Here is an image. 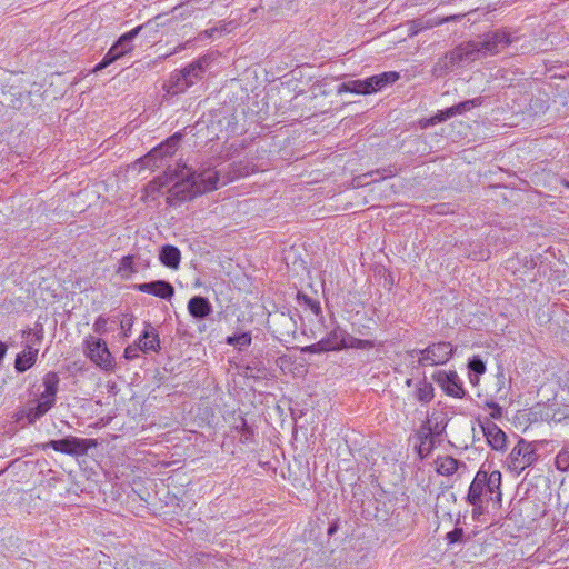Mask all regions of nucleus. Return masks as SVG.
<instances>
[{
    "mask_svg": "<svg viewBox=\"0 0 569 569\" xmlns=\"http://www.w3.org/2000/svg\"><path fill=\"white\" fill-rule=\"evenodd\" d=\"M164 182H162V178L153 180L150 183V188L156 190L158 187H163L167 182L177 179L168 190V201L170 204L190 200L198 194L216 190L220 183L219 172L213 168L208 167L199 171H192L186 164L179 166L174 170L168 169L164 173Z\"/></svg>",
    "mask_w": 569,
    "mask_h": 569,
    "instance_id": "obj_1",
    "label": "nucleus"
},
{
    "mask_svg": "<svg viewBox=\"0 0 569 569\" xmlns=\"http://www.w3.org/2000/svg\"><path fill=\"white\" fill-rule=\"evenodd\" d=\"M510 43L511 38L505 30L487 32L477 40L468 41L458 46L437 63L435 71H437L438 67H441L442 64L443 68L448 69L456 62H471L488 56L497 54Z\"/></svg>",
    "mask_w": 569,
    "mask_h": 569,
    "instance_id": "obj_2",
    "label": "nucleus"
},
{
    "mask_svg": "<svg viewBox=\"0 0 569 569\" xmlns=\"http://www.w3.org/2000/svg\"><path fill=\"white\" fill-rule=\"evenodd\" d=\"M212 62L211 56H202L182 68L171 72L163 84V90L171 96L180 94L200 81Z\"/></svg>",
    "mask_w": 569,
    "mask_h": 569,
    "instance_id": "obj_3",
    "label": "nucleus"
},
{
    "mask_svg": "<svg viewBox=\"0 0 569 569\" xmlns=\"http://www.w3.org/2000/svg\"><path fill=\"white\" fill-rule=\"evenodd\" d=\"M501 472L495 470L490 473L479 469L467 495V501L481 510L485 498L492 501L501 500Z\"/></svg>",
    "mask_w": 569,
    "mask_h": 569,
    "instance_id": "obj_4",
    "label": "nucleus"
},
{
    "mask_svg": "<svg viewBox=\"0 0 569 569\" xmlns=\"http://www.w3.org/2000/svg\"><path fill=\"white\" fill-rule=\"evenodd\" d=\"M539 459L536 445L520 439L505 460V468L512 475L519 476Z\"/></svg>",
    "mask_w": 569,
    "mask_h": 569,
    "instance_id": "obj_5",
    "label": "nucleus"
},
{
    "mask_svg": "<svg viewBox=\"0 0 569 569\" xmlns=\"http://www.w3.org/2000/svg\"><path fill=\"white\" fill-rule=\"evenodd\" d=\"M84 356L99 369L106 372L114 371L116 359L106 341L94 336H87L82 342Z\"/></svg>",
    "mask_w": 569,
    "mask_h": 569,
    "instance_id": "obj_6",
    "label": "nucleus"
},
{
    "mask_svg": "<svg viewBox=\"0 0 569 569\" xmlns=\"http://www.w3.org/2000/svg\"><path fill=\"white\" fill-rule=\"evenodd\" d=\"M452 353V345L446 341L431 343L425 349H412L407 352L410 359H417L418 365L422 367L443 365L450 360Z\"/></svg>",
    "mask_w": 569,
    "mask_h": 569,
    "instance_id": "obj_7",
    "label": "nucleus"
},
{
    "mask_svg": "<svg viewBox=\"0 0 569 569\" xmlns=\"http://www.w3.org/2000/svg\"><path fill=\"white\" fill-rule=\"evenodd\" d=\"M144 26H138L130 31L123 33L108 50L102 60L96 64L93 68V72H98L108 66H110L116 60L120 59L124 54L131 52L133 50V40L140 33Z\"/></svg>",
    "mask_w": 569,
    "mask_h": 569,
    "instance_id": "obj_8",
    "label": "nucleus"
},
{
    "mask_svg": "<svg viewBox=\"0 0 569 569\" xmlns=\"http://www.w3.org/2000/svg\"><path fill=\"white\" fill-rule=\"evenodd\" d=\"M97 442L93 439H82L77 437H67L60 440H51L47 446L54 451L70 455L81 456L86 455L90 448L96 447Z\"/></svg>",
    "mask_w": 569,
    "mask_h": 569,
    "instance_id": "obj_9",
    "label": "nucleus"
},
{
    "mask_svg": "<svg viewBox=\"0 0 569 569\" xmlns=\"http://www.w3.org/2000/svg\"><path fill=\"white\" fill-rule=\"evenodd\" d=\"M443 392L453 398H462L465 390L456 371H437L432 376Z\"/></svg>",
    "mask_w": 569,
    "mask_h": 569,
    "instance_id": "obj_10",
    "label": "nucleus"
},
{
    "mask_svg": "<svg viewBox=\"0 0 569 569\" xmlns=\"http://www.w3.org/2000/svg\"><path fill=\"white\" fill-rule=\"evenodd\" d=\"M479 423L488 446L492 450L503 451L507 445V436L503 430L489 418H483Z\"/></svg>",
    "mask_w": 569,
    "mask_h": 569,
    "instance_id": "obj_11",
    "label": "nucleus"
},
{
    "mask_svg": "<svg viewBox=\"0 0 569 569\" xmlns=\"http://www.w3.org/2000/svg\"><path fill=\"white\" fill-rule=\"evenodd\" d=\"M180 138L178 136H172L167 139L164 142L153 148L143 159L146 166L160 167L162 166V160L174 153L178 148Z\"/></svg>",
    "mask_w": 569,
    "mask_h": 569,
    "instance_id": "obj_12",
    "label": "nucleus"
},
{
    "mask_svg": "<svg viewBox=\"0 0 569 569\" xmlns=\"http://www.w3.org/2000/svg\"><path fill=\"white\" fill-rule=\"evenodd\" d=\"M59 381V376L56 372H48L42 379L43 391L40 393L37 403L48 411L56 403Z\"/></svg>",
    "mask_w": 569,
    "mask_h": 569,
    "instance_id": "obj_13",
    "label": "nucleus"
},
{
    "mask_svg": "<svg viewBox=\"0 0 569 569\" xmlns=\"http://www.w3.org/2000/svg\"><path fill=\"white\" fill-rule=\"evenodd\" d=\"M139 292L152 295L154 297L169 300L174 295L173 287L164 280L138 283L133 287Z\"/></svg>",
    "mask_w": 569,
    "mask_h": 569,
    "instance_id": "obj_14",
    "label": "nucleus"
},
{
    "mask_svg": "<svg viewBox=\"0 0 569 569\" xmlns=\"http://www.w3.org/2000/svg\"><path fill=\"white\" fill-rule=\"evenodd\" d=\"M137 341L142 352H158L160 350L158 330L149 322L144 323V329Z\"/></svg>",
    "mask_w": 569,
    "mask_h": 569,
    "instance_id": "obj_15",
    "label": "nucleus"
},
{
    "mask_svg": "<svg viewBox=\"0 0 569 569\" xmlns=\"http://www.w3.org/2000/svg\"><path fill=\"white\" fill-rule=\"evenodd\" d=\"M479 103L480 102L478 99H472V100H467V101L460 102L458 104H455L450 108H447L446 110L440 111L438 114L432 117L430 119V123H432V124L440 123V122H442L449 118H452L457 114H462V113L471 110L472 108L479 106Z\"/></svg>",
    "mask_w": 569,
    "mask_h": 569,
    "instance_id": "obj_16",
    "label": "nucleus"
},
{
    "mask_svg": "<svg viewBox=\"0 0 569 569\" xmlns=\"http://www.w3.org/2000/svg\"><path fill=\"white\" fill-rule=\"evenodd\" d=\"M348 336L349 333L345 329L336 326L322 340L330 351H338L346 349Z\"/></svg>",
    "mask_w": 569,
    "mask_h": 569,
    "instance_id": "obj_17",
    "label": "nucleus"
},
{
    "mask_svg": "<svg viewBox=\"0 0 569 569\" xmlns=\"http://www.w3.org/2000/svg\"><path fill=\"white\" fill-rule=\"evenodd\" d=\"M188 311L193 318L203 319L212 312V306L207 298L194 296L188 302Z\"/></svg>",
    "mask_w": 569,
    "mask_h": 569,
    "instance_id": "obj_18",
    "label": "nucleus"
},
{
    "mask_svg": "<svg viewBox=\"0 0 569 569\" xmlns=\"http://www.w3.org/2000/svg\"><path fill=\"white\" fill-rule=\"evenodd\" d=\"M400 78V74L396 71H386L379 74H375L372 77L367 78L368 82H370V94L377 91L382 90L389 84L395 83Z\"/></svg>",
    "mask_w": 569,
    "mask_h": 569,
    "instance_id": "obj_19",
    "label": "nucleus"
},
{
    "mask_svg": "<svg viewBox=\"0 0 569 569\" xmlns=\"http://www.w3.org/2000/svg\"><path fill=\"white\" fill-rule=\"evenodd\" d=\"M38 356V349L33 348L31 346H26V348L17 355L16 361H14V368L18 372H24L28 369H30Z\"/></svg>",
    "mask_w": 569,
    "mask_h": 569,
    "instance_id": "obj_20",
    "label": "nucleus"
},
{
    "mask_svg": "<svg viewBox=\"0 0 569 569\" xmlns=\"http://www.w3.org/2000/svg\"><path fill=\"white\" fill-rule=\"evenodd\" d=\"M236 28V24L232 21L224 22L220 21L217 26L209 28L202 32H200L196 39L198 41H203L206 39H217L222 34L231 32Z\"/></svg>",
    "mask_w": 569,
    "mask_h": 569,
    "instance_id": "obj_21",
    "label": "nucleus"
},
{
    "mask_svg": "<svg viewBox=\"0 0 569 569\" xmlns=\"http://www.w3.org/2000/svg\"><path fill=\"white\" fill-rule=\"evenodd\" d=\"M159 259L161 263L171 269H178L180 264L181 253L180 250L171 244L162 247Z\"/></svg>",
    "mask_w": 569,
    "mask_h": 569,
    "instance_id": "obj_22",
    "label": "nucleus"
},
{
    "mask_svg": "<svg viewBox=\"0 0 569 569\" xmlns=\"http://www.w3.org/2000/svg\"><path fill=\"white\" fill-rule=\"evenodd\" d=\"M48 412L47 409L40 407L37 402L36 405H29L17 413V420L26 418L29 425H33L37 420L43 417Z\"/></svg>",
    "mask_w": 569,
    "mask_h": 569,
    "instance_id": "obj_23",
    "label": "nucleus"
},
{
    "mask_svg": "<svg viewBox=\"0 0 569 569\" xmlns=\"http://www.w3.org/2000/svg\"><path fill=\"white\" fill-rule=\"evenodd\" d=\"M433 391L435 389L432 383L428 382L426 379H422L415 385L413 397L420 402L428 403L435 397Z\"/></svg>",
    "mask_w": 569,
    "mask_h": 569,
    "instance_id": "obj_24",
    "label": "nucleus"
},
{
    "mask_svg": "<svg viewBox=\"0 0 569 569\" xmlns=\"http://www.w3.org/2000/svg\"><path fill=\"white\" fill-rule=\"evenodd\" d=\"M369 87H370V82H368V79L352 80V81L342 83L339 87L338 92L339 93L351 92V93H357V94H370Z\"/></svg>",
    "mask_w": 569,
    "mask_h": 569,
    "instance_id": "obj_25",
    "label": "nucleus"
},
{
    "mask_svg": "<svg viewBox=\"0 0 569 569\" xmlns=\"http://www.w3.org/2000/svg\"><path fill=\"white\" fill-rule=\"evenodd\" d=\"M436 466L438 473L443 476H451L458 469V461L450 456H445L436 461Z\"/></svg>",
    "mask_w": 569,
    "mask_h": 569,
    "instance_id": "obj_26",
    "label": "nucleus"
},
{
    "mask_svg": "<svg viewBox=\"0 0 569 569\" xmlns=\"http://www.w3.org/2000/svg\"><path fill=\"white\" fill-rule=\"evenodd\" d=\"M376 346H377V342L375 340L359 339V338H356V337L349 335L346 349L351 348V349L367 350V349H371Z\"/></svg>",
    "mask_w": 569,
    "mask_h": 569,
    "instance_id": "obj_27",
    "label": "nucleus"
},
{
    "mask_svg": "<svg viewBox=\"0 0 569 569\" xmlns=\"http://www.w3.org/2000/svg\"><path fill=\"white\" fill-rule=\"evenodd\" d=\"M227 343L238 349H244L251 345V335L249 332H242L227 338Z\"/></svg>",
    "mask_w": 569,
    "mask_h": 569,
    "instance_id": "obj_28",
    "label": "nucleus"
},
{
    "mask_svg": "<svg viewBox=\"0 0 569 569\" xmlns=\"http://www.w3.org/2000/svg\"><path fill=\"white\" fill-rule=\"evenodd\" d=\"M468 367L477 375H482L486 372V363L481 358L476 356L469 360Z\"/></svg>",
    "mask_w": 569,
    "mask_h": 569,
    "instance_id": "obj_29",
    "label": "nucleus"
},
{
    "mask_svg": "<svg viewBox=\"0 0 569 569\" xmlns=\"http://www.w3.org/2000/svg\"><path fill=\"white\" fill-rule=\"evenodd\" d=\"M486 407L490 409L489 412V419L490 420H498L502 417V407L493 401H487Z\"/></svg>",
    "mask_w": 569,
    "mask_h": 569,
    "instance_id": "obj_30",
    "label": "nucleus"
},
{
    "mask_svg": "<svg viewBox=\"0 0 569 569\" xmlns=\"http://www.w3.org/2000/svg\"><path fill=\"white\" fill-rule=\"evenodd\" d=\"M134 317L132 315H124L120 327L123 331L124 337H129L131 335L132 326H133Z\"/></svg>",
    "mask_w": 569,
    "mask_h": 569,
    "instance_id": "obj_31",
    "label": "nucleus"
},
{
    "mask_svg": "<svg viewBox=\"0 0 569 569\" xmlns=\"http://www.w3.org/2000/svg\"><path fill=\"white\" fill-rule=\"evenodd\" d=\"M303 351L310 352V353H321V352H326V351H330V350L327 348L326 343L321 339L316 343L305 347Z\"/></svg>",
    "mask_w": 569,
    "mask_h": 569,
    "instance_id": "obj_32",
    "label": "nucleus"
},
{
    "mask_svg": "<svg viewBox=\"0 0 569 569\" xmlns=\"http://www.w3.org/2000/svg\"><path fill=\"white\" fill-rule=\"evenodd\" d=\"M462 536L463 530L461 528H455L453 530L447 533L446 540L448 541L449 545H453L461 541Z\"/></svg>",
    "mask_w": 569,
    "mask_h": 569,
    "instance_id": "obj_33",
    "label": "nucleus"
},
{
    "mask_svg": "<svg viewBox=\"0 0 569 569\" xmlns=\"http://www.w3.org/2000/svg\"><path fill=\"white\" fill-rule=\"evenodd\" d=\"M108 320L103 316H99L93 322V331L99 335L107 332Z\"/></svg>",
    "mask_w": 569,
    "mask_h": 569,
    "instance_id": "obj_34",
    "label": "nucleus"
},
{
    "mask_svg": "<svg viewBox=\"0 0 569 569\" xmlns=\"http://www.w3.org/2000/svg\"><path fill=\"white\" fill-rule=\"evenodd\" d=\"M139 351L140 348H139V343L138 341L134 343V345H130L128 346L126 349H124V358L127 360H133V359H137L139 357Z\"/></svg>",
    "mask_w": 569,
    "mask_h": 569,
    "instance_id": "obj_35",
    "label": "nucleus"
},
{
    "mask_svg": "<svg viewBox=\"0 0 569 569\" xmlns=\"http://www.w3.org/2000/svg\"><path fill=\"white\" fill-rule=\"evenodd\" d=\"M557 467L559 469H566L569 466V452L561 451L558 453L557 459Z\"/></svg>",
    "mask_w": 569,
    "mask_h": 569,
    "instance_id": "obj_36",
    "label": "nucleus"
},
{
    "mask_svg": "<svg viewBox=\"0 0 569 569\" xmlns=\"http://www.w3.org/2000/svg\"><path fill=\"white\" fill-rule=\"evenodd\" d=\"M431 442H432L431 438L429 439L427 436H426L425 440L421 441V443L419 446V455L421 457H426L430 452L431 447H432Z\"/></svg>",
    "mask_w": 569,
    "mask_h": 569,
    "instance_id": "obj_37",
    "label": "nucleus"
},
{
    "mask_svg": "<svg viewBox=\"0 0 569 569\" xmlns=\"http://www.w3.org/2000/svg\"><path fill=\"white\" fill-rule=\"evenodd\" d=\"M194 41H198V40H197L196 38H193V39H189V40H187V41H186V42H183V43L178 44V46H177V47H174V48H173L169 53H167V54H166V57H169V56H172V54H177V53H179V52H181V51L186 50V49H187V48H189V47H190V44H191L192 42H194Z\"/></svg>",
    "mask_w": 569,
    "mask_h": 569,
    "instance_id": "obj_38",
    "label": "nucleus"
},
{
    "mask_svg": "<svg viewBox=\"0 0 569 569\" xmlns=\"http://www.w3.org/2000/svg\"><path fill=\"white\" fill-rule=\"evenodd\" d=\"M393 170L389 169L388 170V173L387 174H383L381 171H376V172H371L370 176L375 178H372V181H378V180H381V179H386L387 177H392L393 176Z\"/></svg>",
    "mask_w": 569,
    "mask_h": 569,
    "instance_id": "obj_39",
    "label": "nucleus"
},
{
    "mask_svg": "<svg viewBox=\"0 0 569 569\" xmlns=\"http://www.w3.org/2000/svg\"><path fill=\"white\" fill-rule=\"evenodd\" d=\"M132 258L130 256L123 257L120 262V270H131Z\"/></svg>",
    "mask_w": 569,
    "mask_h": 569,
    "instance_id": "obj_40",
    "label": "nucleus"
},
{
    "mask_svg": "<svg viewBox=\"0 0 569 569\" xmlns=\"http://www.w3.org/2000/svg\"><path fill=\"white\" fill-rule=\"evenodd\" d=\"M308 305L310 306V309L316 313V315H319L320 313V305L319 302L317 301H313L311 299L308 300Z\"/></svg>",
    "mask_w": 569,
    "mask_h": 569,
    "instance_id": "obj_41",
    "label": "nucleus"
},
{
    "mask_svg": "<svg viewBox=\"0 0 569 569\" xmlns=\"http://www.w3.org/2000/svg\"><path fill=\"white\" fill-rule=\"evenodd\" d=\"M457 18H458L457 16L446 17V18H442V19H440V20L436 21V22H435V24H436V26H438V24H442V23H445V22H448V21L455 20V19H457Z\"/></svg>",
    "mask_w": 569,
    "mask_h": 569,
    "instance_id": "obj_42",
    "label": "nucleus"
},
{
    "mask_svg": "<svg viewBox=\"0 0 569 569\" xmlns=\"http://www.w3.org/2000/svg\"><path fill=\"white\" fill-rule=\"evenodd\" d=\"M338 525L336 522L331 523L327 530L328 536H332L337 532Z\"/></svg>",
    "mask_w": 569,
    "mask_h": 569,
    "instance_id": "obj_43",
    "label": "nucleus"
},
{
    "mask_svg": "<svg viewBox=\"0 0 569 569\" xmlns=\"http://www.w3.org/2000/svg\"><path fill=\"white\" fill-rule=\"evenodd\" d=\"M8 347L6 343L0 342V361L4 358Z\"/></svg>",
    "mask_w": 569,
    "mask_h": 569,
    "instance_id": "obj_44",
    "label": "nucleus"
},
{
    "mask_svg": "<svg viewBox=\"0 0 569 569\" xmlns=\"http://www.w3.org/2000/svg\"><path fill=\"white\" fill-rule=\"evenodd\" d=\"M271 2L272 0H261V9L268 8L272 10L274 7Z\"/></svg>",
    "mask_w": 569,
    "mask_h": 569,
    "instance_id": "obj_45",
    "label": "nucleus"
},
{
    "mask_svg": "<svg viewBox=\"0 0 569 569\" xmlns=\"http://www.w3.org/2000/svg\"><path fill=\"white\" fill-rule=\"evenodd\" d=\"M483 512V506L481 507V510L479 508L473 507L472 513L473 517L481 515Z\"/></svg>",
    "mask_w": 569,
    "mask_h": 569,
    "instance_id": "obj_46",
    "label": "nucleus"
},
{
    "mask_svg": "<svg viewBox=\"0 0 569 569\" xmlns=\"http://www.w3.org/2000/svg\"><path fill=\"white\" fill-rule=\"evenodd\" d=\"M193 10H188V11H183V12H180V16L182 17V19H186L188 17H190L192 14Z\"/></svg>",
    "mask_w": 569,
    "mask_h": 569,
    "instance_id": "obj_47",
    "label": "nucleus"
},
{
    "mask_svg": "<svg viewBox=\"0 0 569 569\" xmlns=\"http://www.w3.org/2000/svg\"><path fill=\"white\" fill-rule=\"evenodd\" d=\"M152 565L150 563H142L141 565V569H149V567H151Z\"/></svg>",
    "mask_w": 569,
    "mask_h": 569,
    "instance_id": "obj_48",
    "label": "nucleus"
},
{
    "mask_svg": "<svg viewBox=\"0 0 569 569\" xmlns=\"http://www.w3.org/2000/svg\"><path fill=\"white\" fill-rule=\"evenodd\" d=\"M406 383H407V386H411L412 380H411V379H408V380L406 381Z\"/></svg>",
    "mask_w": 569,
    "mask_h": 569,
    "instance_id": "obj_49",
    "label": "nucleus"
},
{
    "mask_svg": "<svg viewBox=\"0 0 569 569\" xmlns=\"http://www.w3.org/2000/svg\"><path fill=\"white\" fill-rule=\"evenodd\" d=\"M180 8H181V6H177V7H174V8H173V11L176 12V11H178Z\"/></svg>",
    "mask_w": 569,
    "mask_h": 569,
    "instance_id": "obj_50",
    "label": "nucleus"
},
{
    "mask_svg": "<svg viewBox=\"0 0 569 569\" xmlns=\"http://www.w3.org/2000/svg\"><path fill=\"white\" fill-rule=\"evenodd\" d=\"M565 186L569 189V181H566Z\"/></svg>",
    "mask_w": 569,
    "mask_h": 569,
    "instance_id": "obj_51",
    "label": "nucleus"
},
{
    "mask_svg": "<svg viewBox=\"0 0 569 569\" xmlns=\"http://www.w3.org/2000/svg\"><path fill=\"white\" fill-rule=\"evenodd\" d=\"M242 426H243V428H247V425H246L244 420L242 421Z\"/></svg>",
    "mask_w": 569,
    "mask_h": 569,
    "instance_id": "obj_52",
    "label": "nucleus"
},
{
    "mask_svg": "<svg viewBox=\"0 0 569 569\" xmlns=\"http://www.w3.org/2000/svg\"><path fill=\"white\" fill-rule=\"evenodd\" d=\"M566 420H569V415L567 417H565Z\"/></svg>",
    "mask_w": 569,
    "mask_h": 569,
    "instance_id": "obj_53",
    "label": "nucleus"
}]
</instances>
